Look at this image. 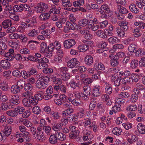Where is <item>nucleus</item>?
<instances>
[{
    "label": "nucleus",
    "mask_w": 145,
    "mask_h": 145,
    "mask_svg": "<svg viewBox=\"0 0 145 145\" xmlns=\"http://www.w3.org/2000/svg\"><path fill=\"white\" fill-rule=\"evenodd\" d=\"M50 12L45 13L42 14L39 16L40 18H49L50 17L53 18H57V16L56 14H58L60 12V11L58 9L55 8V6L53 5L52 8L50 10Z\"/></svg>",
    "instance_id": "nucleus-1"
},
{
    "label": "nucleus",
    "mask_w": 145,
    "mask_h": 145,
    "mask_svg": "<svg viewBox=\"0 0 145 145\" xmlns=\"http://www.w3.org/2000/svg\"><path fill=\"white\" fill-rule=\"evenodd\" d=\"M101 9L104 13L102 14L100 13L101 14V18H108L110 17L113 13V11L110 10L108 5L106 4L102 5L101 7Z\"/></svg>",
    "instance_id": "nucleus-2"
},
{
    "label": "nucleus",
    "mask_w": 145,
    "mask_h": 145,
    "mask_svg": "<svg viewBox=\"0 0 145 145\" xmlns=\"http://www.w3.org/2000/svg\"><path fill=\"white\" fill-rule=\"evenodd\" d=\"M35 8L37 12L41 13L45 12L49 8L48 5L44 3L41 2L38 3Z\"/></svg>",
    "instance_id": "nucleus-3"
},
{
    "label": "nucleus",
    "mask_w": 145,
    "mask_h": 145,
    "mask_svg": "<svg viewBox=\"0 0 145 145\" xmlns=\"http://www.w3.org/2000/svg\"><path fill=\"white\" fill-rule=\"evenodd\" d=\"M93 137V136L92 134L89 131H86L83 135V138L85 141H88V142L84 143V144H91V140Z\"/></svg>",
    "instance_id": "nucleus-4"
},
{
    "label": "nucleus",
    "mask_w": 145,
    "mask_h": 145,
    "mask_svg": "<svg viewBox=\"0 0 145 145\" xmlns=\"http://www.w3.org/2000/svg\"><path fill=\"white\" fill-rule=\"evenodd\" d=\"M83 42L85 44H82L78 46V50L79 52H85L89 49V46L88 44H90L92 43L91 40L85 41L84 40Z\"/></svg>",
    "instance_id": "nucleus-5"
},
{
    "label": "nucleus",
    "mask_w": 145,
    "mask_h": 145,
    "mask_svg": "<svg viewBox=\"0 0 145 145\" xmlns=\"http://www.w3.org/2000/svg\"><path fill=\"white\" fill-rule=\"evenodd\" d=\"M80 64V62L76 58L71 59L67 63V66L71 68L78 67Z\"/></svg>",
    "instance_id": "nucleus-6"
},
{
    "label": "nucleus",
    "mask_w": 145,
    "mask_h": 145,
    "mask_svg": "<svg viewBox=\"0 0 145 145\" xmlns=\"http://www.w3.org/2000/svg\"><path fill=\"white\" fill-rule=\"evenodd\" d=\"M76 41L74 39H69L65 40L63 42L64 48L66 49H69L74 46L76 44Z\"/></svg>",
    "instance_id": "nucleus-7"
},
{
    "label": "nucleus",
    "mask_w": 145,
    "mask_h": 145,
    "mask_svg": "<svg viewBox=\"0 0 145 145\" xmlns=\"http://www.w3.org/2000/svg\"><path fill=\"white\" fill-rule=\"evenodd\" d=\"M97 23V19H93V20H90L89 23V24L90 26L89 27V29L94 31L97 30L99 27V25H96Z\"/></svg>",
    "instance_id": "nucleus-8"
},
{
    "label": "nucleus",
    "mask_w": 145,
    "mask_h": 145,
    "mask_svg": "<svg viewBox=\"0 0 145 145\" xmlns=\"http://www.w3.org/2000/svg\"><path fill=\"white\" fill-rule=\"evenodd\" d=\"M54 89L56 91H60L63 93H65L67 89L65 86L62 84L54 86Z\"/></svg>",
    "instance_id": "nucleus-9"
},
{
    "label": "nucleus",
    "mask_w": 145,
    "mask_h": 145,
    "mask_svg": "<svg viewBox=\"0 0 145 145\" xmlns=\"http://www.w3.org/2000/svg\"><path fill=\"white\" fill-rule=\"evenodd\" d=\"M40 52L42 54H44L46 56H48V47L46 44L44 42H42L40 44Z\"/></svg>",
    "instance_id": "nucleus-10"
},
{
    "label": "nucleus",
    "mask_w": 145,
    "mask_h": 145,
    "mask_svg": "<svg viewBox=\"0 0 145 145\" xmlns=\"http://www.w3.org/2000/svg\"><path fill=\"white\" fill-rule=\"evenodd\" d=\"M49 79H50L54 84L58 85L62 83V80L59 78H56L54 75H50Z\"/></svg>",
    "instance_id": "nucleus-11"
},
{
    "label": "nucleus",
    "mask_w": 145,
    "mask_h": 145,
    "mask_svg": "<svg viewBox=\"0 0 145 145\" xmlns=\"http://www.w3.org/2000/svg\"><path fill=\"white\" fill-rule=\"evenodd\" d=\"M58 142L57 134H51L49 138V142L52 144H56Z\"/></svg>",
    "instance_id": "nucleus-12"
},
{
    "label": "nucleus",
    "mask_w": 145,
    "mask_h": 145,
    "mask_svg": "<svg viewBox=\"0 0 145 145\" xmlns=\"http://www.w3.org/2000/svg\"><path fill=\"white\" fill-rule=\"evenodd\" d=\"M47 85L42 82L39 79L36 82L35 86L36 87L40 89H44L47 87Z\"/></svg>",
    "instance_id": "nucleus-13"
},
{
    "label": "nucleus",
    "mask_w": 145,
    "mask_h": 145,
    "mask_svg": "<svg viewBox=\"0 0 145 145\" xmlns=\"http://www.w3.org/2000/svg\"><path fill=\"white\" fill-rule=\"evenodd\" d=\"M12 131V129L9 126H6L4 128V130L2 131V134L4 135L3 137L6 136L8 137L11 134Z\"/></svg>",
    "instance_id": "nucleus-14"
},
{
    "label": "nucleus",
    "mask_w": 145,
    "mask_h": 145,
    "mask_svg": "<svg viewBox=\"0 0 145 145\" xmlns=\"http://www.w3.org/2000/svg\"><path fill=\"white\" fill-rule=\"evenodd\" d=\"M84 61L86 64L90 66L93 63V57L90 55H87L85 58Z\"/></svg>",
    "instance_id": "nucleus-15"
},
{
    "label": "nucleus",
    "mask_w": 145,
    "mask_h": 145,
    "mask_svg": "<svg viewBox=\"0 0 145 145\" xmlns=\"http://www.w3.org/2000/svg\"><path fill=\"white\" fill-rule=\"evenodd\" d=\"M123 29V28L121 27H118L116 29V33L117 34L118 36L119 37H123L125 36V32L127 31H124Z\"/></svg>",
    "instance_id": "nucleus-16"
},
{
    "label": "nucleus",
    "mask_w": 145,
    "mask_h": 145,
    "mask_svg": "<svg viewBox=\"0 0 145 145\" xmlns=\"http://www.w3.org/2000/svg\"><path fill=\"white\" fill-rule=\"evenodd\" d=\"M34 137L37 140L41 141H43L45 140L43 132H37Z\"/></svg>",
    "instance_id": "nucleus-17"
},
{
    "label": "nucleus",
    "mask_w": 145,
    "mask_h": 145,
    "mask_svg": "<svg viewBox=\"0 0 145 145\" xmlns=\"http://www.w3.org/2000/svg\"><path fill=\"white\" fill-rule=\"evenodd\" d=\"M100 86L99 85H97L95 86L93 90L92 95L94 97H97L99 96L100 93L99 91Z\"/></svg>",
    "instance_id": "nucleus-18"
},
{
    "label": "nucleus",
    "mask_w": 145,
    "mask_h": 145,
    "mask_svg": "<svg viewBox=\"0 0 145 145\" xmlns=\"http://www.w3.org/2000/svg\"><path fill=\"white\" fill-rule=\"evenodd\" d=\"M21 90L18 85L14 84L11 87L10 91L11 93L14 94H17L19 93Z\"/></svg>",
    "instance_id": "nucleus-19"
},
{
    "label": "nucleus",
    "mask_w": 145,
    "mask_h": 145,
    "mask_svg": "<svg viewBox=\"0 0 145 145\" xmlns=\"http://www.w3.org/2000/svg\"><path fill=\"white\" fill-rule=\"evenodd\" d=\"M98 37L104 39L107 38V35L105 32L102 30H98L96 33Z\"/></svg>",
    "instance_id": "nucleus-20"
},
{
    "label": "nucleus",
    "mask_w": 145,
    "mask_h": 145,
    "mask_svg": "<svg viewBox=\"0 0 145 145\" xmlns=\"http://www.w3.org/2000/svg\"><path fill=\"white\" fill-rule=\"evenodd\" d=\"M137 128L140 133L142 134H145V125L141 123H139L137 126Z\"/></svg>",
    "instance_id": "nucleus-21"
},
{
    "label": "nucleus",
    "mask_w": 145,
    "mask_h": 145,
    "mask_svg": "<svg viewBox=\"0 0 145 145\" xmlns=\"http://www.w3.org/2000/svg\"><path fill=\"white\" fill-rule=\"evenodd\" d=\"M52 125V129L55 131H59L62 128L61 125L58 123L54 122Z\"/></svg>",
    "instance_id": "nucleus-22"
},
{
    "label": "nucleus",
    "mask_w": 145,
    "mask_h": 145,
    "mask_svg": "<svg viewBox=\"0 0 145 145\" xmlns=\"http://www.w3.org/2000/svg\"><path fill=\"white\" fill-rule=\"evenodd\" d=\"M127 24L128 23L126 22L123 21L118 22V25L120 26V27L122 28L124 31H127L128 29Z\"/></svg>",
    "instance_id": "nucleus-23"
},
{
    "label": "nucleus",
    "mask_w": 145,
    "mask_h": 145,
    "mask_svg": "<svg viewBox=\"0 0 145 145\" xmlns=\"http://www.w3.org/2000/svg\"><path fill=\"white\" fill-rule=\"evenodd\" d=\"M0 64L3 69H9L10 66V63L6 60H2Z\"/></svg>",
    "instance_id": "nucleus-24"
},
{
    "label": "nucleus",
    "mask_w": 145,
    "mask_h": 145,
    "mask_svg": "<svg viewBox=\"0 0 145 145\" xmlns=\"http://www.w3.org/2000/svg\"><path fill=\"white\" fill-rule=\"evenodd\" d=\"M11 58L9 59V60L11 59L12 60V61L14 58L18 61H23L24 59L26 60V57L22 56L21 55L19 54L14 55V56H13L12 57H11Z\"/></svg>",
    "instance_id": "nucleus-25"
},
{
    "label": "nucleus",
    "mask_w": 145,
    "mask_h": 145,
    "mask_svg": "<svg viewBox=\"0 0 145 145\" xmlns=\"http://www.w3.org/2000/svg\"><path fill=\"white\" fill-rule=\"evenodd\" d=\"M73 109L69 107L63 112L62 115L63 116H66L73 113Z\"/></svg>",
    "instance_id": "nucleus-26"
},
{
    "label": "nucleus",
    "mask_w": 145,
    "mask_h": 145,
    "mask_svg": "<svg viewBox=\"0 0 145 145\" xmlns=\"http://www.w3.org/2000/svg\"><path fill=\"white\" fill-rule=\"evenodd\" d=\"M2 24L4 28H7L9 26H11L12 24L11 20L8 19L4 20L2 22Z\"/></svg>",
    "instance_id": "nucleus-27"
},
{
    "label": "nucleus",
    "mask_w": 145,
    "mask_h": 145,
    "mask_svg": "<svg viewBox=\"0 0 145 145\" xmlns=\"http://www.w3.org/2000/svg\"><path fill=\"white\" fill-rule=\"evenodd\" d=\"M129 8L130 10L133 13H137L139 11V10L137 8L135 4H134L131 5L129 6Z\"/></svg>",
    "instance_id": "nucleus-28"
},
{
    "label": "nucleus",
    "mask_w": 145,
    "mask_h": 145,
    "mask_svg": "<svg viewBox=\"0 0 145 145\" xmlns=\"http://www.w3.org/2000/svg\"><path fill=\"white\" fill-rule=\"evenodd\" d=\"M108 40L110 43L114 44L118 43L120 42V40L115 37H112L108 39Z\"/></svg>",
    "instance_id": "nucleus-29"
},
{
    "label": "nucleus",
    "mask_w": 145,
    "mask_h": 145,
    "mask_svg": "<svg viewBox=\"0 0 145 145\" xmlns=\"http://www.w3.org/2000/svg\"><path fill=\"white\" fill-rule=\"evenodd\" d=\"M123 80L122 78L120 76H119L118 77V78L117 80L114 82V85L116 86H118L121 84H123Z\"/></svg>",
    "instance_id": "nucleus-30"
},
{
    "label": "nucleus",
    "mask_w": 145,
    "mask_h": 145,
    "mask_svg": "<svg viewBox=\"0 0 145 145\" xmlns=\"http://www.w3.org/2000/svg\"><path fill=\"white\" fill-rule=\"evenodd\" d=\"M138 137L135 135H133L131 137H129L127 140L129 143L131 144H132L138 140Z\"/></svg>",
    "instance_id": "nucleus-31"
},
{
    "label": "nucleus",
    "mask_w": 145,
    "mask_h": 145,
    "mask_svg": "<svg viewBox=\"0 0 145 145\" xmlns=\"http://www.w3.org/2000/svg\"><path fill=\"white\" fill-rule=\"evenodd\" d=\"M25 84V80L20 79L17 82L16 85H18V86H19L20 88L21 89L24 88Z\"/></svg>",
    "instance_id": "nucleus-32"
},
{
    "label": "nucleus",
    "mask_w": 145,
    "mask_h": 145,
    "mask_svg": "<svg viewBox=\"0 0 145 145\" xmlns=\"http://www.w3.org/2000/svg\"><path fill=\"white\" fill-rule=\"evenodd\" d=\"M0 88L3 91L8 90V87L7 83L5 81H3L0 83Z\"/></svg>",
    "instance_id": "nucleus-33"
},
{
    "label": "nucleus",
    "mask_w": 145,
    "mask_h": 145,
    "mask_svg": "<svg viewBox=\"0 0 145 145\" xmlns=\"http://www.w3.org/2000/svg\"><path fill=\"white\" fill-rule=\"evenodd\" d=\"M89 20L86 19H82L78 22V24L81 26H86L88 23Z\"/></svg>",
    "instance_id": "nucleus-34"
},
{
    "label": "nucleus",
    "mask_w": 145,
    "mask_h": 145,
    "mask_svg": "<svg viewBox=\"0 0 145 145\" xmlns=\"http://www.w3.org/2000/svg\"><path fill=\"white\" fill-rule=\"evenodd\" d=\"M136 45L133 44H130L128 48V50L131 53V54L135 53V51L136 50Z\"/></svg>",
    "instance_id": "nucleus-35"
},
{
    "label": "nucleus",
    "mask_w": 145,
    "mask_h": 145,
    "mask_svg": "<svg viewBox=\"0 0 145 145\" xmlns=\"http://www.w3.org/2000/svg\"><path fill=\"white\" fill-rule=\"evenodd\" d=\"M79 131L77 130V131L70 133L69 134V137L71 139H75L79 135Z\"/></svg>",
    "instance_id": "nucleus-36"
},
{
    "label": "nucleus",
    "mask_w": 145,
    "mask_h": 145,
    "mask_svg": "<svg viewBox=\"0 0 145 145\" xmlns=\"http://www.w3.org/2000/svg\"><path fill=\"white\" fill-rule=\"evenodd\" d=\"M117 57L115 56L114 58H112L111 60V65L113 67H116L118 66L119 64L118 58Z\"/></svg>",
    "instance_id": "nucleus-37"
},
{
    "label": "nucleus",
    "mask_w": 145,
    "mask_h": 145,
    "mask_svg": "<svg viewBox=\"0 0 145 145\" xmlns=\"http://www.w3.org/2000/svg\"><path fill=\"white\" fill-rule=\"evenodd\" d=\"M22 103L23 105L25 107H28L30 106L31 103L29 99L24 98L22 100Z\"/></svg>",
    "instance_id": "nucleus-38"
},
{
    "label": "nucleus",
    "mask_w": 145,
    "mask_h": 145,
    "mask_svg": "<svg viewBox=\"0 0 145 145\" xmlns=\"http://www.w3.org/2000/svg\"><path fill=\"white\" fill-rule=\"evenodd\" d=\"M138 61L136 59L132 60L131 62V67L132 69H135L138 65Z\"/></svg>",
    "instance_id": "nucleus-39"
},
{
    "label": "nucleus",
    "mask_w": 145,
    "mask_h": 145,
    "mask_svg": "<svg viewBox=\"0 0 145 145\" xmlns=\"http://www.w3.org/2000/svg\"><path fill=\"white\" fill-rule=\"evenodd\" d=\"M93 80L91 78L87 77L82 80V82L84 85H88L91 84L93 82Z\"/></svg>",
    "instance_id": "nucleus-40"
},
{
    "label": "nucleus",
    "mask_w": 145,
    "mask_h": 145,
    "mask_svg": "<svg viewBox=\"0 0 145 145\" xmlns=\"http://www.w3.org/2000/svg\"><path fill=\"white\" fill-rule=\"evenodd\" d=\"M61 1L63 5L65 7H71L72 5L69 0H61Z\"/></svg>",
    "instance_id": "nucleus-41"
},
{
    "label": "nucleus",
    "mask_w": 145,
    "mask_h": 145,
    "mask_svg": "<svg viewBox=\"0 0 145 145\" xmlns=\"http://www.w3.org/2000/svg\"><path fill=\"white\" fill-rule=\"evenodd\" d=\"M43 92L42 91H39L37 92V93L35 95L36 99L38 101H40L42 100L43 98L42 95Z\"/></svg>",
    "instance_id": "nucleus-42"
},
{
    "label": "nucleus",
    "mask_w": 145,
    "mask_h": 145,
    "mask_svg": "<svg viewBox=\"0 0 145 145\" xmlns=\"http://www.w3.org/2000/svg\"><path fill=\"white\" fill-rule=\"evenodd\" d=\"M90 87L88 85H86L83 87V93H84L85 95H90Z\"/></svg>",
    "instance_id": "nucleus-43"
},
{
    "label": "nucleus",
    "mask_w": 145,
    "mask_h": 145,
    "mask_svg": "<svg viewBox=\"0 0 145 145\" xmlns=\"http://www.w3.org/2000/svg\"><path fill=\"white\" fill-rule=\"evenodd\" d=\"M66 138V135L63 133L60 132L58 133L57 137V140L62 141H63L65 140Z\"/></svg>",
    "instance_id": "nucleus-44"
},
{
    "label": "nucleus",
    "mask_w": 145,
    "mask_h": 145,
    "mask_svg": "<svg viewBox=\"0 0 145 145\" xmlns=\"http://www.w3.org/2000/svg\"><path fill=\"white\" fill-rule=\"evenodd\" d=\"M2 5L5 7L6 10H10L11 9V7L8 4V2L7 0H2Z\"/></svg>",
    "instance_id": "nucleus-45"
},
{
    "label": "nucleus",
    "mask_w": 145,
    "mask_h": 145,
    "mask_svg": "<svg viewBox=\"0 0 145 145\" xmlns=\"http://www.w3.org/2000/svg\"><path fill=\"white\" fill-rule=\"evenodd\" d=\"M6 114L7 115L12 117L16 116L17 115L15 109H14V110H10L7 111Z\"/></svg>",
    "instance_id": "nucleus-46"
},
{
    "label": "nucleus",
    "mask_w": 145,
    "mask_h": 145,
    "mask_svg": "<svg viewBox=\"0 0 145 145\" xmlns=\"http://www.w3.org/2000/svg\"><path fill=\"white\" fill-rule=\"evenodd\" d=\"M124 81L123 82V84H125L126 83H129L130 84H132V79L131 77L130 76L125 77L123 78Z\"/></svg>",
    "instance_id": "nucleus-47"
},
{
    "label": "nucleus",
    "mask_w": 145,
    "mask_h": 145,
    "mask_svg": "<svg viewBox=\"0 0 145 145\" xmlns=\"http://www.w3.org/2000/svg\"><path fill=\"white\" fill-rule=\"evenodd\" d=\"M37 31L35 29L30 31L29 33L27 34L28 36L31 37H36L37 36Z\"/></svg>",
    "instance_id": "nucleus-48"
},
{
    "label": "nucleus",
    "mask_w": 145,
    "mask_h": 145,
    "mask_svg": "<svg viewBox=\"0 0 145 145\" xmlns=\"http://www.w3.org/2000/svg\"><path fill=\"white\" fill-rule=\"evenodd\" d=\"M25 91L28 92L31 91L33 89L32 85L29 83H27L24 87Z\"/></svg>",
    "instance_id": "nucleus-49"
},
{
    "label": "nucleus",
    "mask_w": 145,
    "mask_h": 145,
    "mask_svg": "<svg viewBox=\"0 0 145 145\" xmlns=\"http://www.w3.org/2000/svg\"><path fill=\"white\" fill-rule=\"evenodd\" d=\"M131 77L132 79L133 82V81L137 82L140 79V76L137 74H132L131 75Z\"/></svg>",
    "instance_id": "nucleus-50"
},
{
    "label": "nucleus",
    "mask_w": 145,
    "mask_h": 145,
    "mask_svg": "<svg viewBox=\"0 0 145 145\" xmlns=\"http://www.w3.org/2000/svg\"><path fill=\"white\" fill-rule=\"evenodd\" d=\"M121 131V130L120 128L116 127L114 128L112 132L114 134L119 135H120Z\"/></svg>",
    "instance_id": "nucleus-51"
},
{
    "label": "nucleus",
    "mask_w": 145,
    "mask_h": 145,
    "mask_svg": "<svg viewBox=\"0 0 145 145\" xmlns=\"http://www.w3.org/2000/svg\"><path fill=\"white\" fill-rule=\"evenodd\" d=\"M13 10L14 11L19 12L22 10L23 8L20 6L18 5H15L13 7Z\"/></svg>",
    "instance_id": "nucleus-52"
},
{
    "label": "nucleus",
    "mask_w": 145,
    "mask_h": 145,
    "mask_svg": "<svg viewBox=\"0 0 145 145\" xmlns=\"http://www.w3.org/2000/svg\"><path fill=\"white\" fill-rule=\"evenodd\" d=\"M78 30L80 32V33L82 35H85L87 32H89V30L85 28H81L80 27H78Z\"/></svg>",
    "instance_id": "nucleus-53"
},
{
    "label": "nucleus",
    "mask_w": 145,
    "mask_h": 145,
    "mask_svg": "<svg viewBox=\"0 0 145 145\" xmlns=\"http://www.w3.org/2000/svg\"><path fill=\"white\" fill-rule=\"evenodd\" d=\"M33 112L35 114H39L41 112L40 108L37 106L34 107L32 109Z\"/></svg>",
    "instance_id": "nucleus-54"
},
{
    "label": "nucleus",
    "mask_w": 145,
    "mask_h": 145,
    "mask_svg": "<svg viewBox=\"0 0 145 145\" xmlns=\"http://www.w3.org/2000/svg\"><path fill=\"white\" fill-rule=\"evenodd\" d=\"M144 52L142 51V49L139 48L137 50H136L134 53H135L136 55L137 56H141L143 55Z\"/></svg>",
    "instance_id": "nucleus-55"
},
{
    "label": "nucleus",
    "mask_w": 145,
    "mask_h": 145,
    "mask_svg": "<svg viewBox=\"0 0 145 145\" xmlns=\"http://www.w3.org/2000/svg\"><path fill=\"white\" fill-rule=\"evenodd\" d=\"M119 97L123 98H127L129 96V93L127 92H121L119 95Z\"/></svg>",
    "instance_id": "nucleus-56"
},
{
    "label": "nucleus",
    "mask_w": 145,
    "mask_h": 145,
    "mask_svg": "<svg viewBox=\"0 0 145 145\" xmlns=\"http://www.w3.org/2000/svg\"><path fill=\"white\" fill-rule=\"evenodd\" d=\"M19 35L17 33H11L9 35V37L11 39H18Z\"/></svg>",
    "instance_id": "nucleus-57"
},
{
    "label": "nucleus",
    "mask_w": 145,
    "mask_h": 145,
    "mask_svg": "<svg viewBox=\"0 0 145 145\" xmlns=\"http://www.w3.org/2000/svg\"><path fill=\"white\" fill-rule=\"evenodd\" d=\"M29 99L30 102H31L33 105H36L38 103V100L36 99V98L35 97H31Z\"/></svg>",
    "instance_id": "nucleus-58"
},
{
    "label": "nucleus",
    "mask_w": 145,
    "mask_h": 145,
    "mask_svg": "<svg viewBox=\"0 0 145 145\" xmlns=\"http://www.w3.org/2000/svg\"><path fill=\"white\" fill-rule=\"evenodd\" d=\"M23 123L27 127H31L32 125V124L29 121L26 119L23 120Z\"/></svg>",
    "instance_id": "nucleus-59"
},
{
    "label": "nucleus",
    "mask_w": 145,
    "mask_h": 145,
    "mask_svg": "<svg viewBox=\"0 0 145 145\" xmlns=\"http://www.w3.org/2000/svg\"><path fill=\"white\" fill-rule=\"evenodd\" d=\"M84 37L86 40H89L92 39L93 37V36L92 34L89 31V32H87L86 34L84 36Z\"/></svg>",
    "instance_id": "nucleus-60"
},
{
    "label": "nucleus",
    "mask_w": 145,
    "mask_h": 145,
    "mask_svg": "<svg viewBox=\"0 0 145 145\" xmlns=\"http://www.w3.org/2000/svg\"><path fill=\"white\" fill-rule=\"evenodd\" d=\"M82 102L80 101V98L75 99L72 100V103L74 105L77 106L79 104H81Z\"/></svg>",
    "instance_id": "nucleus-61"
},
{
    "label": "nucleus",
    "mask_w": 145,
    "mask_h": 145,
    "mask_svg": "<svg viewBox=\"0 0 145 145\" xmlns=\"http://www.w3.org/2000/svg\"><path fill=\"white\" fill-rule=\"evenodd\" d=\"M16 112L17 113V114L18 113L20 114H21L24 112L25 110V109L23 107L18 106L17 108H15Z\"/></svg>",
    "instance_id": "nucleus-62"
},
{
    "label": "nucleus",
    "mask_w": 145,
    "mask_h": 145,
    "mask_svg": "<svg viewBox=\"0 0 145 145\" xmlns=\"http://www.w3.org/2000/svg\"><path fill=\"white\" fill-rule=\"evenodd\" d=\"M22 74L23 77L25 79L30 77L31 76L29 72H27L25 71H22Z\"/></svg>",
    "instance_id": "nucleus-63"
},
{
    "label": "nucleus",
    "mask_w": 145,
    "mask_h": 145,
    "mask_svg": "<svg viewBox=\"0 0 145 145\" xmlns=\"http://www.w3.org/2000/svg\"><path fill=\"white\" fill-rule=\"evenodd\" d=\"M70 84L71 88L74 89L76 87H78L79 84L78 82L76 83L74 81L72 80L70 83Z\"/></svg>",
    "instance_id": "nucleus-64"
}]
</instances>
